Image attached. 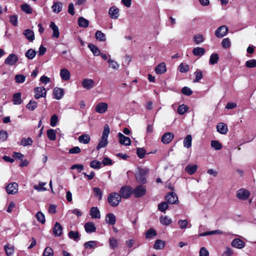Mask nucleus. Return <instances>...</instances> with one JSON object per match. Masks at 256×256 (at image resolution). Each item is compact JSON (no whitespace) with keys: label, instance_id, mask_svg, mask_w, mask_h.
Listing matches in <instances>:
<instances>
[{"label":"nucleus","instance_id":"1","mask_svg":"<svg viewBox=\"0 0 256 256\" xmlns=\"http://www.w3.org/2000/svg\"><path fill=\"white\" fill-rule=\"evenodd\" d=\"M110 132V129L108 125L106 124L104 126V128L102 132V134L100 140L99 142L98 145L96 146V149L99 150L102 148L105 147L108 144V138Z\"/></svg>","mask_w":256,"mask_h":256},{"label":"nucleus","instance_id":"2","mask_svg":"<svg viewBox=\"0 0 256 256\" xmlns=\"http://www.w3.org/2000/svg\"><path fill=\"white\" fill-rule=\"evenodd\" d=\"M149 172V170L146 168H138V171L136 174V180L138 183L144 184L147 182L146 176Z\"/></svg>","mask_w":256,"mask_h":256},{"label":"nucleus","instance_id":"3","mask_svg":"<svg viewBox=\"0 0 256 256\" xmlns=\"http://www.w3.org/2000/svg\"><path fill=\"white\" fill-rule=\"evenodd\" d=\"M120 194L116 192L110 194L108 196V202L110 206L116 207L118 206L121 202Z\"/></svg>","mask_w":256,"mask_h":256},{"label":"nucleus","instance_id":"4","mask_svg":"<svg viewBox=\"0 0 256 256\" xmlns=\"http://www.w3.org/2000/svg\"><path fill=\"white\" fill-rule=\"evenodd\" d=\"M146 192V186L144 184H140L136 186L134 190H132V194L134 198H139L144 196Z\"/></svg>","mask_w":256,"mask_h":256},{"label":"nucleus","instance_id":"5","mask_svg":"<svg viewBox=\"0 0 256 256\" xmlns=\"http://www.w3.org/2000/svg\"><path fill=\"white\" fill-rule=\"evenodd\" d=\"M119 194L121 198L127 199L132 194V188L130 186H123L120 190Z\"/></svg>","mask_w":256,"mask_h":256},{"label":"nucleus","instance_id":"6","mask_svg":"<svg viewBox=\"0 0 256 256\" xmlns=\"http://www.w3.org/2000/svg\"><path fill=\"white\" fill-rule=\"evenodd\" d=\"M165 200L170 204H176L178 203V197L176 194L173 192L168 193L165 196Z\"/></svg>","mask_w":256,"mask_h":256},{"label":"nucleus","instance_id":"7","mask_svg":"<svg viewBox=\"0 0 256 256\" xmlns=\"http://www.w3.org/2000/svg\"><path fill=\"white\" fill-rule=\"evenodd\" d=\"M34 96L36 99L41 98H45L46 94V91L43 86L36 87L34 89Z\"/></svg>","mask_w":256,"mask_h":256},{"label":"nucleus","instance_id":"8","mask_svg":"<svg viewBox=\"0 0 256 256\" xmlns=\"http://www.w3.org/2000/svg\"><path fill=\"white\" fill-rule=\"evenodd\" d=\"M18 60V58L17 55L14 54H10L4 60V64L9 66L15 65Z\"/></svg>","mask_w":256,"mask_h":256},{"label":"nucleus","instance_id":"9","mask_svg":"<svg viewBox=\"0 0 256 256\" xmlns=\"http://www.w3.org/2000/svg\"><path fill=\"white\" fill-rule=\"evenodd\" d=\"M18 183L13 182L10 183L6 186V192L9 194H14L18 192Z\"/></svg>","mask_w":256,"mask_h":256},{"label":"nucleus","instance_id":"10","mask_svg":"<svg viewBox=\"0 0 256 256\" xmlns=\"http://www.w3.org/2000/svg\"><path fill=\"white\" fill-rule=\"evenodd\" d=\"M250 192L244 188L238 190L236 192V197L240 200H246L250 196Z\"/></svg>","mask_w":256,"mask_h":256},{"label":"nucleus","instance_id":"11","mask_svg":"<svg viewBox=\"0 0 256 256\" xmlns=\"http://www.w3.org/2000/svg\"><path fill=\"white\" fill-rule=\"evenodd\" d=\"M228 30V29L226 26H222L216 30L215 35L217 38H222L227 34Z\"/></svg>","mask_w":256,"mask_h":256},{"label":"nucleus","instance_id":"12","mask_svg":"<svg viewBox=\"0 0 256 256\" xmlns=\"http://www.w3.org/2000/svg\"><path fill=\"white\" fill-rule=\"evenodd\" d=\"M119 142L122 145L128 146L131 144V140L130 138L126 136L121 132L118 134Z\"/></svg>","mask_w":256,"mask_h":256},{"label":"nucleus","instance_id":"13","mask_svg":"<svg viewBox=\"0 0 256 256\" xmlns=\"http://www.w3.org/2000/svg\"><path fill=\"white\" fill-rule=\"evenodd\" d=\"M174 138V134L170 132H168L165 133L161 138V141L164 144H168L171 142Z\"/></svg>","mask_w":256,"mask_h":256},{"label":"nucleus","instance_id":"14","mask_svg":"<svg viewBox=\"0 0 256 256\" xmlns=\"http://www.w3.org/2000/svg\"><path fill=\"white\" fill-rule=\"evenodd\" d=\"M108 104L106 102L98 103L95 108L96 112L100 114L104 113L108 110Z\"/></svg>","mask_w":256,"mask_h":256},{"label":"nucleus","instance_id":"15","mask_svg":"<svg viewBox=\"0 0 256 256\" xmlns=\"http://www.w3.org/2000/svg\"><path fill=\"white\" fill-rule=\"evenodd\" d=\"M54 98L58 100H60L64 95V90L60 88H55L53 90Z\"/></svg>","mask_w":256,"mask_h":256},{"label":"nucleus","instance_id":"16","mask_svg":"<svg viewBox=\"0 0 256 256\" xmlns=\"http://www.w3.org/2000/svg\"><path fill=\"white\" fill-rule=\"evenodd\" d=\"M232 246L238 248L242 249L245 246L244 242L241 239L238 238H234L231 242Z\"/></svg>","mask_w":256,"mask_h":256},{"label":"nucleus","instance_id":"17","mask_svg":"<svg viewBox=\"0 0 256 256\" xmlns=\"http://www.w3.org/2000/svg\"><path fill=\"white\" fill-rule=\"evenodd\" d=\"M82 86L86 90H90L94 86V81L92 79L84 78L82 82Z\"/></svg>","mask_w":256,"mask_h":256},{"label":"nucleus","instance_id":"18","mask_svg":"<svg viewBox=\"0 0 256 256\" xmlns=\"http://www.w3.org/2000/svg\"><path fill=\"white\" fill-rule=\"evenodd\" d=\"M62 226L58 222H56L53 228V234L56 236H60L62 234Z\"/></svg>","mask_w":256,"mask_h":256},{"label":"nucleus","instance_id":"19","mask_svg":"<svg viewBox=\"0 0 256 256\" xmlns=\"http://www.w3.org/2000/svg\"><path fill=\"white\" fill-rule=\"evenodd\" d=\"M217 131L222 134H226L228 132L227 126L224 122H219L216 126Z\"/></svg>","mask_w":256,"mask_h":256},{"label":"nucleus","instance_id":"20","mask_svg":"<svg viewBox=\"0 0 256 256\" xmlns=\"http://www.w3.org/2000/svg\"><path fill=\"white\" fill-rule=\"evenodd\" d=\"M108 14L112 18L116 19L119 16V10L115 6H112L108 10Z\"/></svg>","mask_w":256,"mask_h":256},{"label":"nucleus","instance_id":"21","mask_svg":"<svg viewBox=\"0 0 256 256\" xmlns=\"http://www.w3.org/2000/svg\"><path fill=\"white\" fill-rule=\"evenodd\" d=\"M90 214L92 218H100V212L97 207L91 208Z\"/></svg>","mask_w":256,"mask_h":256},{"label":"nucleus","instance_id":"22","mask_svg":"<svg viewBox=\"0 0 256 256\" xmlns=\"http://www.w3.org/2000/svg\"><path fill=\"white\" fill-rule=\"evenodd\" d=\"M154 70L158 74H164L166 71V64L164 62L160 63L155 68Z\"/></svg>","mask_w":256,"mask_h":256},{"label":"nucleus","instance_id":"23","mask_svg":"<svg viewBox=\"0 0 256 256\" xmlns=\"http://www.w3.org/2000/svg\"><path fill=\"white\" fill-rule=\"evenodd\" d=\"M60 76L63 80L67 81L70 79V74L66 68H62L60 72Z\"/></svg>","mask_w":256,"mask_h":256},{"label":"nucleus","instance_id":"24","mask_svg":"<svg viewBox=\"0 0 256 256\" xmlns=\"http://www.w3.org/2000/svg\"><path fill=\"white\" fill-rule=\"evenodd\" d=\"M85 230L88 233H92L94 232L96 228L94 224L92 222H86L84 224Z\"/></svg>","mask_w":256,"mask_h":256},{"label":"nucleus","instance_id":"25","mask_svg":"<svg viewBox=\"0 0 256 256\" xmlns=\"http://www.w3.org/2000/svg\"><path fill=\"white\" fill-rule=\"evenodd\" d=\"M50 26L53 30L52 37L56 38H58L60 36V32L58 26L52 22H51Z\"/></svg>","mask_w":256,"mask_h":256},{"label":"nucleus","instance_id":"26","mask_svg":"<svg viewBox=\"0 0 256 256\" xmlns=\"http://www.w3.org/2000/svg\"><path fill=\"white\" fill-rule=\"evenodd\" d=\"M206 53V50L204 48L201 47H196L192 50V54L196 56H201Z\"/></svg>","mask_w":256,"mask_h":256},{"label":"nucleus","instance_id":"27","mask_svg":"<svg viewBox=\"0 0 256 256\" xmlns=\"http://www.w3.org/2000/svg\"><path fill=\"white\" fill-rule=\"evenodd\" d=\"M196 164H188L185 168V171L190 175L194 174L197 170Z\"/></svg>","mask_w":256,"mask_h":256},{"label":"nucleus","instance_id":"28","mask_svg":"<svg viewBox=\"0 0 256 256\" xmlns=\"http://www.w3.org/2000/svg\"><path fill=\"white\" fill-rule=\"evenodd\" d=\"M106 222L110 225H114L116 222V216L113 214L108 213L106 216Z\"/></svg>","mask_w":256,"mask_h":256},{"label":"nucleus","instance_id":"29","mask_svg":"<svg viewBox=\"0 0 256 256\" xmlns=\"http://www.w3.org/2000/svg\"><path fill=\"white\" fill-rule=\"evenodd\" d=\"M23 34L26 38L30 42H32L34 39V35L32 30L30 29H26L24 31Z\"/></svg>","mask_w":256,"mask_h":256},{"label":"nucleus","instance_id":"30","mask_svg":"<svg viewBox=\"0 0 256 256\" xmlns=\"http://www.w3.org/2000/svg\"><path fill=\"white\" fill-rule=\"evenodd\" d=\"M12 102L14 104L19 105L22 104V100L21 98V93L16 92L13 95Z\"/></svg>","mask_w":256,"mask_h":256},{"label":"nucleus","instance_id":"31","mask_svg":"<svg viewBox=\"0 0 256 256\" xmlns=\"http://www.w3.org/2000/svg\"><path fill=\"white\" fill-rule=\"evenodd\" d=\"M52 8L54 12L58 14L62 10V4L60 2H54Z\"/></svg>","mask_w":256,"mask_h":256},{"label":"nucleus","instance_id":"32","mask_svg":"<svg viewBox=\"0 0 256 256\" xmlns=\"http://www.w3.org/2000/svg\"><path fill=\"white\" fill-rule=\"evenodd\" d=\"M97 241L90 240L85 242L84 244V246L86 249H92L98 246Z\"/></svg>","mask_w":256,"mask_h":256},{"label":"nucleus","instance_id":"33","mask_svg":"<svg viewBox=\"0 0 256 256\" xmlns=\"http://www.w3.org/2000/svg\"><path fill=\"white\" fill-rule=\"evenodd\" d=\"M78 140L80 143L88 144L90 142V138L88 134H83L78 137Z\"/></svg>","mask_w":256,"mask_h":256},{"label":"nucleus","instance_id":"34","mask_svg":"<svg viewBox=\"0 0 256 256\" xmlns=\"http://www.w3.org/2000/svg\"><path fill=\"white\" fill-rule=\"evenodd\" d=\"M68 236L70 239L78 242L80 239V234L78 231L70 230L68 233Z\"/></svg>","mask_w":256,"mask_h":256},{"label":"nucleus","instance_id":"35","mask_svg":"<svg viewBox=\"0 0 256 256\" xmlns=\"http://www.w3.org/2000/svg\"><path fill=\"white\" fill-rule=\"evenodd\" d=\"M78 24L80 27L86 28L88 27L89 22L84 17H80L78 18Z\"/></svg>","mask_w":256,"mask_h":256},{"label":"nucleus","instance_id":"36","mask_svg":"<svg viewBox=\"0 0 256 256\" xmlns=\"http://www.w3.org/2000/svg\"><path fill=\"white\" fill-rule=\"evenodd\" d=\"M165 242L160 240H156L154 248L156 250H162L165 246Z\"/></svg>","mask_w":256,"mask_h":256},{"label":"nucleus","instance_id":"37","mask_svg":"<svg viewBox=\"0 0 256 256\" xmlns=\"http://www.w3.org/2000/svg\"><path fill=\"white\" fill-rule=\"evenodd\" d=\"M192 137L190 134H188L184 140V146L186 148H190L192 146Z\"/></svg>","mask_w":256,"mask_h":256},{"label":"nucleus","instance_id":"38","mask_svg":"<svg viewBox=\"0 0 256 256\" xmlns=\"http://www.w3.org/2000/svg\"><path fill=\"white\" fill-rule=\"evenodd\" d=\"M88 47L92 52L94 56H98L100 54V52L99 48L94 44H88Z\"/></svg>","mask_w":256,"mask_h":256},{"label":"nucleus","instance_id":"39","mask_svg":"<svg viewBox=\"0 0 256 256\" xmlns=\"http://www.w3.org/2000/svg\"><path fill=\"white\" fill-rule=\"evenodd\" d=\"M4 249L7 256H11L14 251V247L13 246H10L8 244L4 245Z\"/></svg>","mask_w":256,"mask_h":256},{"label":"nucleus","instance_id":"40","mask_svg":"<svg viewBox=\"0 0 256 256\" xmlns=\"http://www.w3.org/2000/svg\"><path fill=\"white\" fill-rule=\"evenodd\" d=\"M109 245L110 247L114 250L118 246V240L114 237H111L109 239Z\"/></svg>","mask_w":256,"mask_h":256},{"label":"nucleus","instance_id":"41","mask_svg":"<svg viewBox=\"0 0 256 256\" xmlns=\"http://www.w3.org/2000/svg\"><path fill=\"white\" fill-rule=\"evenodd\" d=\"M219 59V56L218 54L216 53H213L211 54L210 60L209 63L212 65H214L216 64H217Z\"/></svg>","mask_w":256,"mask_h":256},{"label":"nucleus","instance_id":"42","mask_svg":"<svg viewBox=\"0 0 256 256\" xmlns=\"http://www.w3.org/2000/svg\"><path fill=\"white\" fill-rule=\"evenodd\" d=\"M96 38L100 42H104L106 40L105 34L100 30H98L95 34Z\"/></svg>","mask_w":256,"mask_h":256},{"label":"nucleus","instance_id":"43","mask_svg":"<svg viewBox=\"0 0 256 256\" xmlns=\"http://www.w3.org/2000/svg\"><path fill=\"white\" fill-rule=\"evenodd\" d=\"M33 143V140L30 138H23L20 141V145L26 146H32Z\"/></svg>","mask_w":256,"mask_h":256},{"label":"nucleus","instance_id":"44","mask_svg":"<svg viewBox=\"0 0 256 256\" xmlns=\"http://www.w3.org/2000/svg\"><path fill=\"white\" fill-rule=\"evenodd\" d=\"M36 52L35 50L29 49L25 54L26 56L29 60H32L36 56Z\"/></svg>","mask_w":256,"mask_h":256},{"label":"nucleus","instance_id":"45","mask_svg":"<svg viewBox=\"0 0 256 256\" xmlns=\"http://www.w3.org/2000/svg\"><path fill=\"white\" fill-rule=\"evenodd\" d=\"M160 223L164 226H168L172 222L171 219L169 218L167 216H161L160 218Z\"/></svg>","mask_w":256,"mask_h":256},{"label":"nucleus","instance_id":"46","mask_svg":"<svg viewBox=\"0 0 256 256\" xmlns=\"http://www.w3.org/2000/svg\"><path fill=\"white\" fill-rule=\"evenodd\" d=\"M47 136L50 140H55L56 139V133L54 130L50 129L47 130Z\"/></svg>","mask_w":256,"mask_h":256},{"label":"nucleus","instance_id":"47","mask_svg":"<svg viewBox=\"0 0 256 256\" xmlns=\"http://www.w3.org/2000/svg\"><path fill=\"white\" fill-rule=\"evenodd\" d=\"M210 146L215 150H220L222 148V144L218 140H212Z\"/></svg>","mask_w":256,"mask_h":256},{"label":"nucleus","instance_id":"48","mask_svg":"<svg viewBox=\"0 0 256 256\" xmlns=\"http://www.w3.org/2000/svg\"><path fill=\"white\" fill-rule=\"evenodd\" d=\"M20 8L23 12H26L28 14H32V8L27 4H22L20 6Z\"/></svg>","mask_w":256,"mask_h":256},{"label":"nucleus","instance_id":"49","mask_svg":"<svg viewBox=\"0 0 256 256\" xmlns=\"http://www.w3.org/2000/svg\"><path fill=\"white\" fill-rule=\"evenodd\" d=\"M37 106V102L34 100H30L26 106V108L30 110H34Z\"/></svg>","mask_w":256,"mask_h":256},{"label":"nucleus","instance_id":"50","mask_svg":"<svg viewBox=\"0 0 256 256\" xmlns=\"http://www.w3.org/2000/svg\"><path fill=\"white\" fill-rule=\"evenodd\" d=\"M157 234L156 230L153 228H150L146 233V238H151Z\"/></svg>","mask_w":256,"mask_h":256},{"label":"nucleus","instance_id":"51","mask_svg":"<svg viewBox=\"0 0 256 256\" xmlns=\"http://www.w3.org/2000/svg\"><path fill=\"white\" fill-rule=\"evenodd\" d=\"M36 217L38 222L44 224L46 222V219L44 214L41 212H38L36 215Z\"/></svg>","mask_w":256,"mask_h":256},{"label":"nucleus","instance_id":"52","mask_svg":"<svg viewBox=\"0 0 256 256\" xmlns=\"http://www.w3.org/2000/svg\"><path fill=\"white\" fill-rule=\"evenodd\" d=\"M222 232L221 230H212V231H209V232H206L203 233H201L199 234V236H206L208 235L211 234H222Z\"/></svg>","mask_w":256,"mask_h":256},{"label":"nucleus","instance_id":"53","mask_svg":"<svg viewBox=\"0 0 256 256\" xmlns=\"http://www.w3.org/2000/svg\"><path fill=\"white\" fill-rule=\"evenodd\" d=\"M194 74L196 76V78L194 80V82H198L203 78L202 72L199 70H196Z\"/></svg>","mask_w":256,"mask_h":256},{"label":"nucleus","instance_id":"54","mask_svg":"<svg viewBox=\"0 0 256 256\" xmlns=\"http://www.w3.org/2000/svg\"><path fill=\"white\" fill-rule=\"evenodd\" d=\"M168 208V203L166 202H163L158 204V210L162 212H164Z\"/></svg>","mask_w":256,"mask_h":256},{"label":"nucleus","instance_id":"55","mask_svg":"<svg viewBox=\"0 0 256 256\" xmlns=\"http://www.w3.org/2000/svg\"><path fill=\"white\" fill-rule=\"evenodd\" d=\"M90 166L92 168L99 169L102 166V162L97 160H93L90 162Z\"/></svg>","mask_w":256,"mask_h":256},{"label":"nucleus","instance_id":"56","mask_svg":"<svg viewBox=\"0 0 256 256\" xmlns=\"http://www.w3.org/2000/svg\"><path fill=\"white\" fill-rule=\"evenodd\" d=\"M188 106L182 104L178 106L177 112L179 114L182 115L184 114L186 111H188Z\"/></svg>","mask_w":256,"mask_h":256},{"label":"nucleus","instance_id":"57","mask_svg":"<svg viewBox=\"0 0 256 256\" xmlns=\"http://www.w3.org/2000/svg\"><path fill=\"white\" fill-rule=\"evenodd\" d=\"M136 154L140 158H143L146 154V150L144 148H136Z\"/></svg>","mask_w":256,"mask_h":256},{"label":"nucleus","instance_id":"58","mask_svg":"<svg viewBox=\"0 0 256 256\" xmlns=\"http://www.w3.org/2000/svg\"><path fill=\"white\" fill-rule=\"evenodd\" d=\"M54 256V250L50 246H47L45 248L43 254L42 256Z\"/></svg>","mask_w":256,"mask_h":256},{"label":"nucleus","instance_id":"59","mask_svg":"<svg viewBox=\"0 0 256 256\" xmlns=\"http://www.w3.org/2000/svg\"><path fill=\"white\" fill-rule=\"evenodd\" d=\"M190 66L187 64L181 63L178 66V70L181 72H186L189 70Z\"/></svg>","mask_w":256,"mask_h":256},{"label":"nucleus","instance_id":"60","mask_svg":"<svg viewBox=\"0 0 256 256\" xmlns=\"http://www.w3.org/2000/svg\"><path fill=\"white\" fill-rule=\"evenodd\" d=\"M93 192L94 193L96 196L98 197V200H100L102 199V192L100 188H99L95 187L92 188Z\"/></svg>","mask_w":256,"mask_h":256},{"label":"nucleus","instance_id":"61","mask_svg":"<svg viewBox=\"0 0 256 256\" xmlns=\"http://www.w3.org/2000/svg\"><path fill=\"white\" fill-rule=\"evenodd\" d=\"M26 77L25 76H24L23 74H16L14 77L16 82L17 83L24 82L26 80Z\"/></svg>","mask_w":256,"mask_h":256},{"label":"nucleus","instance_id":"62","mask_svg":"<svg viewBox=\"0 0 256 256\" xmlns=\"http://www.w3.org/2000/svg\"><path fill=\"white\" fill-rule=\"evenodd\" d=\"M246 66L248 68H254L256 67V60L251 59L246 62Z\"/></svg>","mask_w":256,"mask_h":256},{"label":"nucleus","instance_id":"63","mask_svg":"<svg viewBox=\"0 0 256 256\" xmlns=\"http://www.w3.org/2000/svg\"><path fill=\"white\" fill-rule=\"evenodd\" d=\"M58 122V116L56 114H53L50 120V124L52 126H55Z\"/></svg>","mask_w":256,"mask_h":256},{"label":"nucleus","instance_id":"64","mask_svg":"<svg viewBox=\"0 0 256 256\" xmlns=\"http://www.w3.org/2000/svg\"><path fill=\"white\" fill-rule=\"evenodd\" d=\"M188 224V220H180L178 221V224L180 228L182 229L186 228Z\"/></svg>","mask_w":256,"mask_h":256}]
</instances>
